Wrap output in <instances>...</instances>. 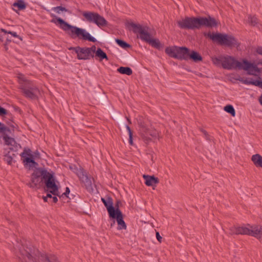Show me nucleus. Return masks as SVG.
Wrapping results in <instances>:
<instances>
[{"label":"nucleus","mask_w":262,"mask_h":262,"mask_svg":"<svg viewBox=\"0 0 262 262\" xmlns=\"http://www.w3.org/2000/svg\"><path fill=\"white\" fill-rule=\"evenodd\" d=\"M181 29H199L202 27L213 28L217 26L216 19L210 16L208 17H186L177 21Z\"/></svg>","instance_id":"obj_1"},{"label":"nucleus","mask_w":262,"mask_h":262,"mask_svg":"<svg viewBox=\"0 0 262 262\" xmlns=\"http://www.w3.org/2000/svg\"><path fill=\"white\" fill-rule=\"evenodd\" d=\"M51 16L55 18V19H52L51 22L54 24L58 23L60 24V28L66 32L72 38L78 37L80 39L88 40L93 42L97 41L96 39L92 36L85 29L72 26L53 14H51Z\"/></svg>","instance_id":"obj_2"},{"label":"nucleus","mask_w":262,"mask_h":262,"mask_svg":"<svg viewBox=\"0 0 262 262\" xmlns=\"http://www.w3.org/2000/svg\"><path fill=\"white\" fill-rule=\"evenodd\" d=\"M20 253L25 262H60L56 255L41 253L37 249L31 245L20 249Z\"/></svg>","instance_id":"obj_3"},{"label":"nucleus","mask_w":262,"mask_h":262,"mask_svg":"<svg viewBox=\"0 0 262 262\" xmlns=\"http://www.w3.org/2000/svg\"><path fill=\"white\" fill-rule=\"evenodd\" d=\"M222 59L223 60L222 67L224 69L244 70L247 71L249 75H256V73L260 72V70L256 64L251 63L247 59H243L242 62H240L234 57L229 55L223 56Z\"/></svg>","instance_id":"obj_4"},{"label":"nucleus","mask_w":262,"mask_h":262,"mask_svg":"<svg viewBox=\"0 0 262 262\" xmlns=\"http://www.w3.org/2000/svg\"><path fill=\"white\" fill-rule=\"evenodd\" d=\"M229 234L233 235H247L259 238L262 236V226L258 225H234L229 229Z\"/></svg>","instance_id":"obj_5"},{"label":"nucleus","mask_w":262,"mask_h":262,"mask_svg":"<svg viewBox=\"0 0 262 262\" xmlns=\"http://www.w3.org/2000/svg\"><path fill=\"white\" fill-rule=\"evenodd\" d=\"M128 26L133 29L134 33L138 34L139 37L142 41L148 43L152 47L160 49L161 47V43L158 39H152L150 34L148 32V28L142 26L140 24H136L133 22L128 24Z\"/></svg>","instance_id":"obj_6"},{"label":"nucleus","mask_w":262,"mask_h":262,"mask_svg":"<svg viewBox=\"0 0 262 262\" xmlns=\"http://www.w3.org/2000/svg\"><path fill=\"white\" fill-rule=\"evenodd\" d=\"M19 88L21 90L24 95L31 99L37 98L39 91L36 85L32 81L27 79L22 74L17 75Z\"/></svg>","instance_id":"obj_7"},{"label":"nucleus","mask_w":262,"mask_h":262,"mask_svg":"<svg viewBox=\"0 0 262 262\" xmlns=\"http://www.w3.org/2000/svg\"><path fill=\"white\" fill-rule=\"evenodd\" d=\"M139 133L143 141L147 144L159 140V132L146 122H138Z\"/></svg>","instance_id":"obj_8"},{"label":"nucleus","mask_w":262,"mask_h":262,"mask_svg":"<svg viewBox=\"0 0 262 262\" xmlns=\"http://www.w3.org/2000/svg\"><path fill=\"white\" fill-rule=\"evenodd\" d=\"M9 127L0 122V137L3 138L4 142L6 145L17 147L16 142L14 138V128L17 125L13 122L11 119L7 122Z\"/></svg>","instance_id":"obj_9"},{"label":"nucleus","mask_w":262,"mask_h":262,"mask_svg":"<svg viewBox=\"0 0 262 262\" xmlns=\"http://www.w3.org/2000/svg\"><path fill=\"white\" fill-rule=\"evenodd\" d=\"M204 35L213 41L216 42L221 45L232 47H238L239 45L237 39L232 35L219 33H211L210 32L205 33Z\"/></svg>","instance_id":"obj_10"},{"label":"nucleus","mask_w":262,"mask_h":262,"mask_svg":"<svg viewBox=\"0 0 262 262\" xmlns=\"http://www.w3.org/2000/svg\"><path fill=\"white\" fill-rule=\"evenodd\" d=\"M44 183L43 187L46 192H50L53 195H58V187L55 183V179L53 173L49 172L41 181Z\"/></svg>","instance_id":"obj_11"},{"label":"nucleus","mask_w":262,"mask_h":262,"mask_svg":"<svg viewBox=\"0 0 262 262\" xmlns=\"http://www.w3.org/2000/svg\"><path fill=\"white\" fill-rule=\"evenodd\" d=\"M21 156L24 158V165L26 167L28 166L29 169L35 167L38 165V163L34 160L35 158H39V152L37 150L34 152V154H32L30 148H25Z\"/></svg>","instance_id":"obj_12"},{"label":"nucleus","mask_w":262,"mask_h":262,"mask_svg":"<svg viewBox=\"0 0 262 262\" xmlns=\"http://www.w3.org/2000/svg\"><path fill=\"white\" fill-rule=\"evenodd\" d=\"M49 172L44 168H36L31 174V182L28 185L31 188H37Z\"/></svg>","instance_id":"obj_13"},{"label":"nucleus","mask_w":262,"mask_h":262,"mask_svg":"<svg viewBox=\"0 0 262 262\" xmlns=\"http://www.w3.org/2000/svg\"><path fill=\"white\" fill-rule=\"evenodd\" d=\"M69 49L70 50H74L77 53L78 59L89 60L91 58L94 57V55H93L88 47H71Z\"/></svg>","instance_id":"obj_14"},{"label":"nucleus","mask_w":262,"mask_h":262,"mask_svg":"<svg viewBox=\"0 0 262 262\" xmlns=\"http://www.w3.org/2000/svg\"><path fill=\"white\" fill-rule=\"evenodd\" d=\"M101 201L106 207L109 217L113 215L117 211L120 209H114L113 206V200L111 196H107L105 198H101Z\"/></svg>","instance_id":"obj_15"},{"label":"nucleus","mask_w":262,"mask_h":262,"mask_svg":"<svg viewBox=\"0 0 262 262\" xmlns=\"http://www.w3.org/2000/svg\"><path fill=\"white\" fill-rule=\"evenodd\" d=\"M110 218L116 220L118 224V230H122L126 229V225L123 220V214L120 210L114 213L113 215L110 216Z\"/></svg>","instance_id":"obj_16"},{"label":"nucleus","mask_w":262,"mask_h":262,"mask_svg":"<svg viewBox=\"0 0 262 262\" xmlns=\"http://www.w3.org/2000/svg\"><path fill=\"white\" fill-rule=\"evenodd\" d=\"M189 49L185 47L177 48V54L174 55V58L179 60H188L189 59Z\"/></svg>","instance_id":"obj_17"},{"label":"nucleus","mask_w":262,"mask_h":262,"mask_svg":"<svg viewBox=\"0 0 262 262\" xmlns=\"http://www.w3.org/2000/svg\"><path fill=\"white\" fill-rule=\"evenodd\" d=\"M143 178L145 180V184L148 186H154L159 183V180L154 175L149 176L144 174Z\"/></svg>","instance_id":"obj_18"},{"label":"nucleus","mask_w":262,"mask_h":262,"mask_svg":"<svg viewBox=\"0 0 262 262\" xmlns=\"http://www.w3.org/2000/svg\"><path fill=\"white\" fill-rule=\"evenodd\" d=\"M80 181L84 183L87 189L92 188V181L91 177H89L86 172H82L79 176Z\"/></svg>","instance_id":"obj_19"},{"label":"nucleus","mask_w":262,"mask_h":262,"mask_svg":"<svg viewBox=\"0 0 262 262\" xmlns=\"http://www.w3.org/2000/svg\"><path fill=\"white\" fill-rule=\"evenodd\" d=\"M98 14V13L91 11H84L83 12L82 15L87 21L94 24Z\"/></svg>","instance_id":"obj_20"},{"label":"nucleus","mask_w":262,"mask_h":262,"mask_svg":"<svg viewBox=\"0 0 262 262\" xmlns=\"http://www.w3.org/2000/svg\"><path fill=\"white\" fill-rule=\"evenodd\" d=\"M98 14V13L91 11H84L83 12L82 15L87 21L94 24Z\"/></svg>","instance_id":"obj_21"},{"label":"nucleus","mask_w":262,"mask_h":262,"mask_svg":"<svg viewBox=\"0 0 262 262\" xmlns=\"http://www.w3.org/2000/svg\"><path fill=\"white\" fill-rule=\"evenodd\" d=\"M94 24L98 27L101 28L107 26L108 23L103 16L98 14Z\"/></svg>","instance_id":"obj_22"},{"label":"nucleus","mask_w":262,"mask_h":262,"mask_svg":"<svg viewBox=\"0 0 262 262\" xmlns=\"http://www.w3.org/2000/svg\"><path fill=\"white\" fill-rule=\"evenodd\" d=\"M95 57L96 59H98L99 61H102L103 59L108 60V59L106 54L100 48H97Z\"/></svg>","instance_id":"obj_23"},{"label":"nucleus","mask_w":262,"mask_h":262,"mask_svg":"<svg viewBox=\"0 0 262 262\" xmlns=\"http://www.w3.org/2000/svg\"><path fill=\"white\" fill-rule=\"evenodd\" d=\"M189 59L192 60L195 62L202 61L203 58L201 55L195 51L189 52Z\"/></svg>","instance_id":"obj_24"},{"label":"nucleus","mask_w":262,"mask_h":262,"mask_svg":"<svg viewBox=\"0 0 262 262\" xmlns=\"http://www.w3.org/2000/svg\"><path fill=\"white\" fill-rule=\"evenodd\" d=\"M251 160L256 167H262V156L255 154L252 156Z\"/></svg>","instance_id":"obj_25"},{"label":"nucleus","mask_w":262,"mask_h":262,"mask_svg":"<svg viewBox=\"0 0 262 262\" xmlns=\"http://www.w3.org/2000/svg\"><path fill=\"white\" fill-rule=\"evenodd\" d=\"M89 208L90 204L89 203L84 202L79 203L78 209L79 212L84 214H87L88 211L89 210Z\"/></svg>","instance_id":"obj_26"},{"label":"nucleus","mask_w":262,"mask_h":262,"mask_svg":"<svg viewBox=\"0 0 262 262\" xmlns=\"http://www.w3.org/2000/svg\"><path fill=\"white\" fill-rule=\"evenodd\" d=\"M117 71L122 74L130 76L133 74V71L129 67H121L117 69Z\"/></svg>","instance_id":"obj_27"},{"label":"nucleus","mask_w":262,"mask_h":262,"mask_svg":"<svg viewBox=\"0 0 262 262\" xmlns=\"http://www.w3.org/2000/svg\"><path fill=\"white\" fill-rule=\"evenodd\" d=\"M178 47L174 46L173 47H167L165 49V53L170 57L174 58V55L177 54V48Z\"/></svg>","instance_id":"obj_28"},{"label":"nucleus","mask_w":262,"mask_h":262,"mask_svg":"<svg viewBox=\"0 0 262 262\" xmlns=\"http://www.w3.org/2000/svg\"><path fill=\"white\" fill-rule=\"evenodd\" d=\"M13 156H15L14 154H11L10 151H8L7 153H5L4 161H6L8 165H11L12 163Z\"/></svg>","instance_id":"obj_29"},{"label":"nucleus","mask_w":262,"mask_h":262,"mask_svg":"<svg viewBox=\"0 0 262 262\" xmlns=\"http://www.w3.org/2000/svg\"><path fill=\"white\" fill-rule=\"evenodd\" d=\"M13 6L17 7L19 10L26 9V5L23 0H18L13 4Z\"/></svg>","instance_id":"obj_30"},{"label":"nucleus","mask_w":262,"mask_h":262,"mask_svg":"<svg viewBox=\"0 0 262 262\" xmlns=\"http://www.w3.org/2000/svg\"><path fill=\"white\" fill-rule=\"evenodd\" d=\"M115 41L120 47L123 49H127L130 47V46L128 43L122 40L117 38L115 39Z\"/></svg>","instance_id":"obj_31"},{"label":"nucleus","mask_w":262,"mask_h":262,"mask_svg":"<svg viewBox=\"0 0 262 262\" xmlns=\"http://www.w3.org/2000/svg\"><path fill=\"white\" fill-rule=\"evenodd\" d=\"M224 111L230 114L232 116L234 117L235 115V111L233 106L231 105H227L224 107Z\"/></svg>","instance_id":"obj_32"},{"label":"nucleus","mask_w":262,"mask_h":262,"mask_svg":"<svg viewBox=\"0 0 262 262\" xmlns=\"http://www.w3.org/2000/svg\"><path fill=\"white\" fill-rule=\"evenodd\" d=\"M223 55H221L219 57H214L212 58V62L215 65H220V64H223Z\"/></svg>","instance_id":"obj_33"},{"label":"nucleus","mask_w":262,"mask_h":262,"mask_svg":"<svg viewBox=\"0 0 262 262\" xmlns=\"http://www.w3.org/2000/svg\"><path fill=\"white\" fill-rule=\"evenodd\" d=\"M52 10L57 14H59L60 11L68 12V10L62 6H57L52 8Z\"/></svg>","instance_id":"obj_34"},{"label":"nucleus","mask_w":262,"mask_h":262,"mask_svg":"<svg viewBox=\"0 0 262 262\" xmlns=\"http://www.w3.org/2000/svg\"><path fill=\"white\" fill-rule=\"evenodd\" d=\"M7 115L10 119L12 118V115L9 113L5 108L0 106V116Z\"/></svg>","instance_id":"obj_35"},{"label":"nucleus","mask_w":262,"mask_h":262,"mask_svg":"<svg viewBox=\"0 0 262 262\" xmlns=\"http://www.w3.org/2000/svg\"><path fill=\"white\" fill-rule=\"evenodd\" d=\"M70 192V190L69 189V187H66V191L62 193L61 195H59V194L58 193V196L60 199H64V198H68L69 196H68V195L69 194Z\"/></svg>","instance_id":"obj_36"},{"label":"nucleus","mask_w":262,"mask_h":262,"mask_svg":"<svg viewBox=\"0 0 262 262\" xmlns=\"http://www.w3.org/2000/svg\"><path fill=\"white\" fill-rule=\"evenodd\" d=\"M1 31L2 32H4L5 34H10L11 35H12L13 37H17V38H20V39H21L19 35H18L16 33V32H12V31H7V30H6L5 29H1Z\"/></svg>","instance_id":"obj_37"},{"label":"nucleus","mask_w":262,"mask_h":262,"mask_svg":"<svg viewBox=\"0 0 262 262\" xmlns=\"http://www.w3.org/2000/svg\"><path fill=\"white\" fill-rule=\"evenodd\" d=\"M126 129L129 134V142L130 144L133 146V145H134L133 143V133L132 132L130 128L129 127L128 125H126Z\"/></svg>","instance_id":"obj_38"},{"label":"nucleus","mask_w":262,"mask_h":262,"mask_svg":"<svg viewBox=\"0 0 262 262\" xmlns=\"http://www.w3.org/2000/svg\"><path fill=\"white\" fill-rule=\"evenodd\" d=\"M248 19L249 21L251 23V24L254 26L257 24V19L255 17L250 16L248 17Z\"/></svg>","instance_id":"obj_39"},{"label":"nucleus","mask_w":262,"mask_h":262,"mask_svg":"<svg viewBox=\"0 0 262 262\" xmlns=\"http://www.w3.org/2000/svg\"><path fill=\"white\" fill-rule=\"evenodd\" d=\"M238 80H239L243 83L245 84H247V85L251 84L252 80H249V79H246L244 80V79H243V78H241L240 79H238Z\"/></svg>","instance_id":"obj_40"},{"label":"nucleus","mask_w":262,"mask_h":262,"mask_svg":"<svg viewBox=\"0 0 262 262\" xmlns=\"http://www.w3.org/2000/svg\"><path fill=\"white\" fill-rule=\"evenodd\" d=\"M200 131L202 132L203 135L204 136L206 140H210V136L208 135V133L203 129H201Z\"/></svg>","instance_id":"obj_41"},{"label":"nucleus","mask_w":262,"mask_h":262,"mask_svg":"<svg viewBox=\"0 0 262 262\" xmlns=\"http://www.w3.org/2000/svg\"><path fill=\"white\" fill-rule=\"evenodd\" d=\"M91 52L94 55V54L96 53V47L95 45L92 46L90 48H88Z\"/></svg>","instance_id":"obj_42"},{"label":"nucleus","mask_w":262,"mask_h":262,"mask_svg":"<svg viewBox=\"0 0 262 262\" xmlns=\"http://www.w3.org/2000/svg\"><path fill=\"white\" fill-rule=\"evenodd\" d=\"M121 204V201L120 200H117L115 206H114V209H119V205Z\"/></svg>","instance_id":"obj_43"},{"label":"nucleus","mask_w":262,"mask_h":262,"mask_svg":"<svg viewBox=\"0 0 262 262\" xmlns=\"http://www.w3.org/2000/svg\"><path fill=\"white\" fill-rule=\"evenodd\" d=\"M156 236L157 240L160 242L161 243L162 238V237L161 236L160 233L159 232H156Z\"/></svg>","instance_id":"obj_44"},{"label":"nucleus","mask_w":262,"mask_h":262,"mask_svg":"<svg viewBox=\"0 0 262 262\" xmlns=\"http://www.w3.org/2000/svg\"><path fill=\"white\" fill-rule=\"evenodd\" d=\"M260 81L259 80H252L251 85L258 86L259 85Z\"/></svg>","instance_id":"obj_45"},{"label":"nucleus","mask_w":262,"mask_h":262,"mask_svg":"<svg viewBox=\"0 0 262 262\" xmlns=\"http://www.w3.org/2000/svg\"><path fill=\"white\" fill-rule=\"evenodd\" d=\"M257 54L262 55V47H258L256 50Z\"/></svg>","instance_id":"obj_46"},{"label":"nucleus","mask_w":262,"mask_h":262,"mask_svg":"<svg viewBox=\"0 0 262 262\" xmlns=\"http://www.w3.org/2000/svg\"><path fill=\"white\" fill-rule=\"evenodd\" d=\"M57 195H54V196H52V201H53V202L54 203H56L58 201V199L56 196Z\"/></svg>","instance_id":"obj_47"},{"label":"nucleus","mask_w":262,"mask_h":262,"mask_svg":"<svg viewBox=\"0 0 262 262\" xmlns=\"http://www.w3.org/2000/svg\"><path fill=\"white\" fill-rule=\"evenodd\" d=\"M52 193H50V192H48L46 195V196L47 197V198H52Z\"/></svg>","instance_id":"obj_48"},{"label":"nucleus","mask_w":262,"mask_h":262,"mask_svg":"<svg viewBox=\"0 0 262 262\" xmlns=\"http://www.w3.org/2000/svg\"><path fill=\"white\" fill-rule=\"evenodd\" d=\"M258 101L259 103L262 105V95L259 97Z\"/></svg>","instance_id":"obj_49"},{"label":"nucleus","mask_w":262,"mask_h":262,"mask_svg":"<svg viewBox=\"0 0 262 262\" xmlns=\"http://www.w3.org/2000/svg\"><path fill=\"white\" fill-rule=\"evenodd\" d=\"M42 199L45 202H48V198H47V197L46 196H42Z\"/></svg>","instance_id":"obj_50"},{"label":"nucleus","mask_w":262,"mask_h":262,"mask_svg":"<svg viewBox=\"0 0 262 262\" xmlns=\"http://www.w3.org/2000/svg\"><path fill=\"white\" fill-rule=\"evenodd\" d=\"M258 86L260 87L261 89H262V81H260Z\"/></svg>","instance_id":"obj_51"},{"label":"nucleus","mask_w":262,"mask_h":262,"mask_svg":"<svg viewBox=\"0 0 262 262\" xmlns=\"http://www.w3.org/2000/svg\"><path fill=\"white\" fill-rule=\"evenodd\" d=\"M127 120L128 121L129 123L130 124L131 123V121H130V119H129L128 118H127Z\"/></svg>","instance_id":"obj_52"},{"label":"nucleus","mask_w":262,"mask_h":262,"mask_svg":"<svg viewBox=\"0 0 262 262\" xmlns=\"http://www.w3.org/2000/svg\"><path fill=\"white\" fill-rule=\"evenodd\" d=\"M115 221L113 222V224H111V226L112 227L113 226V225L115 224Z\"/></svg>","instance_id":"obj_53"},{"label":"nucleus","mask_w":262,"mask_h":262,"mask_svg":"<svg viewBox=\"0 0 262 262\" xmlns=\"http://www.w3.org/2000/svg\"><path fill=\"white\" fill-rule=\"evenodd\" d=\"M9 149H11V150H13L14 148H9Z\"/></svg>","instance_id":"obj_54"}]
</instances>
